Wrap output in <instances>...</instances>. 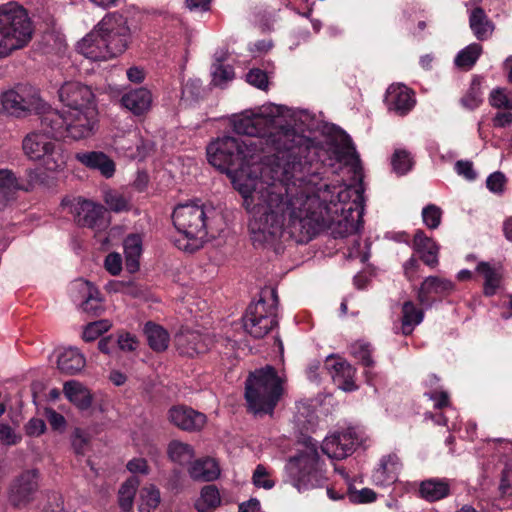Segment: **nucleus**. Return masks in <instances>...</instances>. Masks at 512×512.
Instances as JSON below:
<instances>
[{"instance_id": "obj_1", "label": "nucleus", "mask_w": 512, "mask_h": 512, "mask_svg": "<svg viewBox=\"0 0 512 512\" xmlns=\"http://www.w3.org/2000/svg\"><path fill=\"white\" fill-rule=\"evenodd\" d=\"M322 167L306 160L301 163L300 172L290 169L287 175H278L270 159L271 182L244 176L245 171L234 173L233 186L251 214L249 230L255 246L273 244L285 235L296 243L310 241L324 227L330 205L345 203L352 193L355 198L347 210L357 211L351 232L359 233L363 226V193L330 186L321 177Z\"/></svg>"}, {"instance_id": "obj_2", "label": "nucleus", "mask_w": 512, "mask_h": 512, "mask_svg": "<svg viewBox=\"0 0 512 512\" xmlns=\"http://www.w3.org/2000/svg\"><path fill=\"white\" fill-rule=\"evenodd\" d=\"M288 116L291 113L286 106L268 103L235 116L232 126L239 135L265 139L273 151L270 159L278 175H287L290 169L300 172L301 163L306 160L328 167L350 165L356 174L361 171L359 156L347 137L309 138L286 123Z\"/></svg>"}, {"instance_id": "obj_3", "label": "nucleus", "mask_w": 512, "mask_h": 512, "mask_svg": "<svg viewBox=\"0 0 512 512\" xmlns=\"http://www.w3.org/2000/svg\"><path fill=\"white\" fill-rule=\"evenodd\" d=\"M262 142L244 140L239 136L224 135L216 138L206 148L207 158L215 168L226 172H244L262 159Z\"/></svg>"}, {"instance_id": "obj_4", "label": "nucleus", "mask_w": 512, "mask_h": 512, "mask_svg": "<svg viewBox=\"0 0 512 512\" xmlns=\"http://www.w3.org/2000/svg\"><path fill=\"white\" fill-rule=\"evenodd\" d=\"M285 381V377L270 365L250 373L245 387L249 408L255 414L272 413L284 393Z\"/></svg>"}, {"instance_id": "obj_5", "label": "nucleus", "mask_w": 512, "mask_h": 512, "mask_svg": "<svg viewBox=\"0 0 512 512\" xmlns=\"http://www.w3.org/2000/svg\"><path fill=\"white\" fill-rule=\"evenodd\" d=\"M41 124L55 137L81 140L94 135L97 110L96 107L63 111L49 109L43 114Z\"/></svg>"}, {"instance_id": "obj_6", "label": "nucleus", "mask_w": 512, "mask_h": 512, "mask_svg": "<svg viewBox=\"0 0 512 512\" xmlns=\"http://www.w3.org/2000/svg\"><path fill=\"white\" fill-rule=\"evenodd\" d=\"M207 212L199 203L178 205L172 215L173 224L182 238L176 240L179 249L194 252L203 246L207 237Z\"/></svg>"}, {"instance_id": "obj_7", "label": "nucleus", "mask_w": 512, "mask_h": 512, "mask_svg": "<svg viewBox=\"0 0 512 512\" xmlns=\"http://www.w3.org/2000/svg\"><path fill=\"white\" fill-rule=\"evenodd\" d=\"M33 27L24 9L14 4L0 6V59L28 45Z\"/></svg>"}, {"instance_id": "obj_8", "label": "nucleus", "mask_w": 512, "mask_h": 512, "mask_svg": "<svg viewBox=\"0 0 512 512\" xmlns=\"http://www.w3.org/2000/svg\"><path fill=\"white\" fill-rule=\"evenodd\" d=\"M49 129L41 125V130L27 134L22 141V149L29 160L39 162L49 172H59L65 169L68 154L63 146L54 139Z\"/></svg>"}, {"instance_id": "obj_9", "label": "nucleus", "mask_w": 512, "mask_h": 512, "mask_svg": "<svg viewBox=\"0 0 512 512\" xmlns=\"http://www.w3.org/2000/svg\"><path fill=\"white\" fill-rule=\"evenodd\" d=\"M242 322L245 332L256 339L265 337L277 327L278 295L276 289H263L259 299L247 307Z\"/></svg>"}, {"instance_id": "obj_10", "label": "nucleus", "mask_w": 512, "mask_h": 512, "mask_svg": "<svg viewBox=\"0 0 512 512\" xmlns=\"http://www.w3.org/2000/svg\"><path fill=\"white\" fill-rule=\"evenodd\" d=\"M286 479L299 492L321 487L326 481L319 454L314 447H306L285 465Z\"/></svg>"}, {"instance_id": "obj_11", "label": "nucleus", "mask_w": 512, "mask_h": 512, "mask_svg": "<svg viewBox=\"0 0 512 512\" xmlns=\"http://www.w3.org/2000/svg\"><path fill=\"white\" fill-rule=\"evenodd\" d=\"M41 99L34 88L20 85L0 95V108L10 115L21 117L41 107Z\"/></svg>"}, {"instance_id": "obj_12", "label": "nucleus", "mask_w": 512, "mask_h": 512, "mask_svg": "<svg viewBox=\"0 0 512 512\" xmlns=\"http://www.w3.org/2000/svg\"><path fill=\"white\" fill-rule=\"evenodd\" d=\"M62 205L73 214L75 222L81 227L90 228L96 232L107 228L108 221L105 219V208L89 200L76 198L63 200Z\"/></svg>"}, {"instance_id": "obj_13", "label": "nucleus", "mask_w": 512, "mask_h": 512, "mask_svg": "<svg viewBox=\"0 0 512 512\" xmlns=\"http://www.w3.org/2000/svg\"><path fill=\"white\" fill-rule=\"evenodd\" d=\"M121 40L108 45L105 42L99 24L77 44V51L93 61H104L121 54Z\"/></svg>"}, {"instance_id": "obj_14", "label": "nucleus", "mask_w": 512, "mask_h": 512, "mask_svg": "<svg viewBox=\"0 0 512 512\" xmlns=\"http://www.w3.org/2000/svg\"><path fill=\"white\" fill-rule=\"evenodd\" d=\"M359 443L357 432L348 428L327 436L322 443V451L329 458L340 460L352 454Z\"/></svg>"}, {"instance_id": "obj_15", "label": "nucleus", "mask_w": 512, "mask_h": 512, "mask_svg": "<svg viewBox=\"0 0 512 512\" xmlns=\"http://www.w3.org/2000/svg\"><path fill=\"white\" fill-rule=\"evenodd\" d=\"M38 471L26 470L14 479L9 490V500L15 507L26 506L33 500L39 487Z\"/></svg>"}, {"instance_id": "obj_16", "label": "nucleus", "mask_w": 512, "mask_h": 512, "mask_svg": "<svg viewBox=\"0 0 512 512\" xmlns=\"http://www.w3.org/2000/svg\"><path fill=\"white\" fill-rule=\"evenodd\" d=\"M59 99L67 110L96 107L91 88L77 81H67L58 90Z\"/></svg>"}, {"instance_id": "obj_17", "label": "nucleus", "mask_w": 512, "mask_h": 512, "mask_svg": "<svg viewBox=\"0 0 512 512\" xmlns=\"http://www.w3.org/2000/svg\"><path fill=\"white\" fill-rule=\"evenodd\" d=\"M99 29L102 31L105 42L108 45L121 40L123 42L121 53L125 51L130 40V29L122 15L117 13L106 15L99 22Z\"/></svg>"}, {"instance_id": "obj_18", "label": "nucleus", "mask_w": 512, "mask_h": 512, "mask_svg": "<svg viewBox=\"0 0 512 512\" xmlns=\"http://www.w3.org/2000/svg\"><path fill=\"white\" fill-rule=\"evenodd\" d=\"M169 421L181 430L200 431L206 424V415L184 405L173 406L168 411Z\"/></svg>"}, {"instance_id": "obj_19", "label": "nucleus", "mask_w": 512, "mask_h": 512, "mask_svg": "<svg viewBox=\"0 0 512 512\" xmlns=\"http://www.w3.org/2000/svg\"><path fill=\"white\" fill-rule=\"evenodd\" d=\"M385 103L388 110L404 116L413 109L416 100L408 87L403 84H392L386 91Z\"/></svg>"}, {"instance_id": "obj_20", "label": "nucleus", "mask_w": 512, "mask_h": 512, "mask_svg": "<svg viewBox=\"0 0 512 512\" xmlns=\"http://www.w3.org/2000/svg\"><path fill=\"white\" fill-rule=\"evenodd\" d=\"M452 281L438 276H428L421 283L417 291V299L421 305L430 307L432 305L431 295L444 296L454 290Z\"/></svg>"}, {"instance_id": "obj_21", "label": "nucleus", "mask_w": 512, "mask_h": 512, "mask_svg": "<svg viewBox=\"0 0 512 512\" xmlns=\"http://www.w3.org/2000/svg\"><path fill=\"white\" fill-rule=\"evenodd\" d=\"M402 464L396 454H388L380 460L379 466L373 471L372 481L377 486H389L396 482Z\"/></svg>"}, {"instance_id": "obj_22", "label": "nucleus", "mask_w": 512, "mask_h": 512, "mask_svg": "<svg viewBox=\"0 0 512 512\" xmlns=\"http://www.w3.org/2000/svg\"><path fill=\"white\" fill-rule=\"evenodd\" d=\"M75 159L91 170H97L102 176L110 178L115 173V163L113 160L101 151L77 152Z\"/></svg>"}, {"instance_id": "obj_23", "label": "nucleus", "mask_w": 512, "mask_h": 512, "mask_svg": "<svg viewBox=\"0 0 512 512\" xmlns=\"http://www.w3.org/2000/svg\"><path fill=\"white\" fill-rule=\"evenodd\" d=\"M452 485L453 480L448 478H428L420 482L418 494L428 502L440 501L451 494Z\"/></svg>"}, {"instance_id": "obj_24", "label": "nucleus", "mask_w": 512, "mask_h": 512, "mask_svg": "<svg viewBox=\"0 0 512 512\" xmlns=\"http://www.w3.org/2000/svg\"><path fill=\"white\" fill-rule=\"evenodd\" d=\"M475 272L483 279V294L494 296L501 287L502 269L490 262L481 261L477 264Z\"/></svg>"}, {"instance_id": "obj_25", "label": "nucleus", "mask_w": 512, "mask_h": 512, "mask_svg": "<svg viewBox=\"0 0 512 512\" xmlns=\"http://www.w3.org/2000/svg\"><path fill=\"white\" fill-rule=\"evenodd\" d=\"M121 104L134 115H142L152 105V94L145 87L130 90L121 97Z\"/></svg>"}, {"instance_id": "obj_26", "label": "nucleus", "mask_w": 512, "mask_h": 512, "mask_svg": "<svg viewBox=\"0 0 512 512\" xmlns=\"http://www.w3.org/2000/svg\"><path fill=\"white\" fill-rule=\"evenodd\" d=\"M331 363L330 357L327 358L328 369L331 370V376L337 386L343 391L350 392L357 389L354 382V368L345 361H336Z\"/></svg>"}, {"instance_id": "obj_27", "label": "nucleus", "mask_w": 512, "mask_h": 512, "mask_svg": "<svg viewBox=\"0 0 512 512\" xmlns=\"http://www.w3.org/2000/svg\"><path fill=\"white\" fill-rule=\"evenodd\" d=\"M469 27L473 35L480 41L489 39L495 29L494 23L488 18L481 7H475L470 10Z\"/></svg>"}, {"instance_id": "obj_28", "label": "nucleus", "mask_w": 512, "mask_h": 512, "mask_svg": "<svg viewBox=\"0 0 512 512\" xmlns=\"http://www.w3.org/2000/svg\"><path fill=\"white\" fill-rule=\"evenodd\" d=\"M413 245L416 251L421 254V259L426 265L431 267L438 265L439 246L422 230L416 231L413 238Z\"/></svg>"}, {"instance_id": "obj_29", "label": "nucleus", "mask_w": 512, "mask_h": 512, "mask_svg": "<svg viewBox=\"0 0 512 512\" xmlns=\"http://www.w3.org/2000/svg\"><path fill=\"white\" fill-rule=\"evenodd\" d=\"M86 365L84 355L77 349L69 347L64 349L58 356L57 367L67 375H74L80 372Z\"/></svg>"}, {"instance_id": "obj_30", "label": "nucleus", "mask_w": 512, "mask_h": 512, "mask_svg": "<svg viewBox=\"0 0 512 512\" xmlns=\"http://www.w3.org/2000/svg\"><path fill=\"white\" fill-rule=\"evenodd\" d=\"M63 393L80 410H87L92 404V395L87 387L76 380L64 383Z\"/></svg>"}, {"instance_id": "obj_31", "label": "nucleus", "mask_w": 512, "mask_h": 512, "mask_svg": "<svg viewBox=\"0 0 512 512\" xmlns=\"http://www.w3.org/2000/svg\"><path fill=\"white\" fill-rule=\"evenodd\" d=\"M175 342L180 353L190 357L203 353L207 349L202 335L196 331H185L177 334Z\"/></svg>"}, {"instance_id": "obj_32", "label": "nucleus", "mask_w": 512, "mask_h": 512, "mask_svg": "<svg viewBox=\"0 0 512 512\" xmlns=\"http://www.w3.org/2000/svg\"><path fill=\"white\" fill-rule=\"evenodd\" d=\"M125 265L129 273L139 270V258L142 253V239L138 234H131L124 240Z\"/></svg>"}, {"instance_id": "obj_33", "label": "nucleus", "mask_w": 512, "mask_h": 512, "mask_svg": "<svg viewBox=\"0 0 512 512\" xmlns=\"http://www.w3.org/2000/svg\"><path fill=\"white\" fill-rule=\"evenodd\" d=\"M191 478L198 481H213L220 475L218 463L212 458L195 461L189 469Z\"/></svg>"}, {"instance_id": "obj_34", "label": "nucleus", "mask_w": 512, "mask_h": 512, "mask_svg": "<svg viewBox=\"0 0 512 512\" xmlns=\"http://www.w3.org/2000/svg\"><path fill=\"white\" fill-rule=\"evenodd\" d=\"M424 318L423 310L416 307L412 301H406L402 305L401 330L404 335H410L414 328Z\"/></svg>"}, {"instance_id": "obj_35", "label": "nucleus", "mask_w": 512, "mask_h": 512, "mask_svg": "<svg viewBox=\"0 0 512 512\" xmlns=\"http://www.w3.org/2000/svg\"><path fill=\"white\" fill-rule=\"evenodd\" d=\"M29 191V186L23 182L10 169H0V198L10 199L16 191Z\"/></svg>"}, {"instance_id": "obj_36", "label": "nucleus", "mask_w": 512, "mask_h": 512, "mask_svg": "<svg viewBox=\"0 0 512 512\" xmlns=\"http://www.w3.org/2000/svg\"><path fill=\"white\" fill-rule=\"evenodd\" d=\"M145 334L149 346L157 352H161L167 349L169 344V334L161 326L148 322L145 325Z\"/></svg>"}, {"instance_id": "obj_37", "label": "nucleus", "mask_w": 512, "mask_h": 512, "mask_svg": "<svg viewBox=\"0 0 512 512\" xmlns=\"http://www.w3.org/2000/svg\"><path fill=\"white\" fill-rule=\"evenodd\" d=\"M169 458L180 465L191 462L194 457V449L188 444L179 440H172L167 448Z\"/></svg>"}, {"instance_id": "obj_38", "label": "nucleus", "mask_w": 512, "mask_h": 512, "mask_svg": "<svg viewBox=\"0 0 512 512\" xmlns=\"http://www.w3.org/2000/svg\"><path fill=\"white\" fill-rule=\"evenodd\" d=\"M221 502L218 489L214 485L204 486L200 497L195 502V508L198 512H207L216 508Z\"/></svg>"}, {"instance_id": "obj_39", "label": "nucleus", "mask_w": 512, "mask_h": 512, "mask_svg": "<svg viewBox=\"0 0 512 512\" xmlns=\"http://www.w3.org/2000/svg\"><path fill=\"white\" fill-rule=\"evenodd\" d=\"M139 486L137 477L127 479L119 489L118 501L120 508L127 512L133 507L134 497Z\"/></svg>"}, {"instance_id": "obj_40", "label": "nucleus", "mask_w": 512, "mask_h": 512, "mask_svg": "<svg viewBox=\"0 0 512 512\" xmlns=\"http://www.w3.org/2000/svg\"><path fill=\"white\" fill-rule=\"evenodd\" d=\"M97 288L90 281L78 278L71 282L69 286V295L71 300L77 307L83 303L87 297H91V293H95Z\"/></svg>"}, {"instance_id": "obj_41", "label": "nucleus", "mask_w": 512, "mask_h": 512, "mask_svg": "<svg viewBox=\"0 0 512 512\" xmlns=\"http://www.w3.org/2000/svg\"><path fill=\"white\" fill-rule=\"evenodd\" d=\"M482 53V46L478 43H472L462 49L455 57V65L459 68L471 69Z\"/></svg>"}, {"instance_id": "obj_42", "label": "nucleus", "mask_w": 512, "mask_h": 512, "mask_svg": "<svg viewBox=\"0 0 512 512\" xmlns=\"http://www.w3.org/2000/svg\"><path fill=\"white\" fill-rule=\"evenodd\" d=\"M159 503L160 492L155 486L150 485L141 489L139 512H151Z\"/></svg>"}, {"instance_id": "obj_43", "label": "nucleus", "mask_w": 512, "mask_h": 512, "mask_svg": "<svg viewBox=\"0 0 512 512\" xmlns=\"http://www.w3.org/2000/svg\"><path fill=\"white\" fill-rule=\"evenodd\" d=\"M78 308L89 316H99L104 311L103 299L98 289L95 293H91V297H87Z\"/></svg>"}, {"instance_id": "obj_44", "label": "nucleus", "mask_w": 512, "mask_h": 512, "mask_svg": "<svg viewBox=\"0 0 512 512\" xmlns=\"http://www.w3.org/2000/svg\"><path fill=\"white\" fill-rule=\"evenodd\" d=\"M391 163L394 172L404 175L412 169L413 159L408 151L398 149L394 152Z\"/></svg>"}, {"instance_id": "obj_45", "label": "nucleus", "mask_w": 512, "mask_h": 512, "mask_svg": "<svg viewBox=\"0 0 512 512\" xmlns=\"http://www.w3.org/2000/svg\"><path fill=\"white\" fill-rule=\"evenodd\" d=\"M104 202L111 211L123 212L129 209L128 199L121 193L108 190L104 193Z\"/></svg>"}, {"instance_id": "obj_46", "label": "nucleus", "mask_w": 512, "mask_h": 512, "mask_svg": "<svg viewBox=\"0 0 512 512\" xmlns=\"http://www.w3.org/2000/svg\"><path fill=\"white\" fill-rule=\"evenodd\" d=\"M252 483L257 488L270 490L275 486L271 472L262 464H258L253 471Z\"/></svg>"}, {"instance_id": "obj_47", "label": "nucleus", "mask_w": 512, "mask_h": 512, "mask_svg": "<svg viewBox=\"0 0 512 512\" xmlns=\"http://www.w3.org/2000/svg\"><path fill=\"white\" fill-rule=\"evenodd\" d=\"M212 83L215 86H224L234 78V70L230 65L215 63L212 66Z\"/></svg>"}, {"instance_id": "obj_48", "label": "nucleus", "mask_w": 512, "mask_h": 512, "mask_svg": "<svg viewBox=\"0 0 512 512\" xmlns=\"http://www.w3.org/2000/svg\"><path fill=\"white\" fill-rule=\"evenodd\" d=\"M203 93L202 82L199 79H188L182 87V100L194 102L201 98Z\"/></svg>"}, {"instance_id": "obj_49", "label": "nucleus", "mask_w": 512, "mask_h": 512, "mask_svg": "<svg viewBox=\"0 0 512 512\" xmlns=\"http://www.w3.org/2000/svg\"><path fill=\"white\" fill-rule=\"evenodd\" d=\"M482 100L480 84L474 81L467 93L461 98V104L466 109L474 110L480 106Z\"/></svg>"}, {"instance_id": "obj_50", "label": "nucleus", "mask_w": 512, "mask_h": 512, "mask_svg": "<svg viewBox=\"0 0 512 512\" xmlns=\"http://www.w3.org/2000/svg\"><path fill=\"white\" fill-rule=\"evenodd\" d=\"M442 209L434 204L425 206L422 210L423 223L429 229H436L440 226L442 220Z\"/></svg>"}, {"instance_id": "obj_51", "label": "nucleus", "mask_w": 512, "mask_h": 512, "mask_svg": "<svg viewBox=\"0 0 512 512\" xmlns=\"http://www.w3.org/2000/svg\"><path fill=\"white\" fill-rule=\"evenodd\" d=\"M351 353L357 358L365 367H371L374 361L371 357V346L368 343L356 342L351 346Z\"/></svg>"}, {"instance_id": "obj_52", "label": "nucleus", "mask_w": 512, "mask_h": 512, "mask_svg": "<svg viewBox=\"0 0 512 512\" xmlns=\"http://www.w3.org/2000/svg\"><path fill=\"white\" fill-rule=\"evenodd\" d=\"M110 328V323L107 320L95 321L88 324L83 331V339L87 342L94 341L102 333Z\"/></svg>"}, {"instance_id": "obj_53", "label": "nucleus", "mask_w": 512, "mask_h": 512, "mask_svg": "<svg viewBox=\"0 0 512 512\" xmlns=\"http://www.w3.org/2000/svg\"><path fill=\"white\" fill-rule=\"evenodd\" d=\"M489 103L494 108L512 110V98L501 89H494L490 93Z\"/></svg>"}, {"instance_id": "obj_54", "label": "nucleus", "mask_w": 512, "mask_h": 512, "mask_svg": "<svg viewBox=\"0 0 512 512\" xmlns=\"http://www.w3.org/2000/svg\"><path fill=\"white\" fill-rule=\"evenodd\" d=\"M130 136L133 139L136 140L135 147H132L130 145H126L123 142H120L119 143V149L125 151L127 156H129L130 158H144L146 156V153H147L146 152V147L143 144L140 145L141 141L139 139L138 133L133 132L132 134H130Z\"/></svg>"}, {"instance_id": "obj_55", "label": "nucleus", "mask_w": 512, "mask_h": 512, "mask_svg": "<svg viewBox=\"0 0 512 512\" xmlns=\"http://www.w3.org/2000/svg\"><path fill=\"white\" fill-rule=\"evenodd\" d=\"M246 80L249 84L261 90H266L269 85L267 74L258 68L251 69L246 75Z\"/></svg>"}, {"instance_id": "obj_56", "label": "nucleus", "mask_w": 512, "mask_h": 512, "mask_svg": "<svg viewBox=\"0 0 512 512\" xmlns=\"http://www.w3.org/2000/svg\"><path fill=\"white\" fill-rule=\"evenodd\" d=\"M506 177L502 172H494L486 180L487 188L495 194H501L504 191Z\"/></svg>"}, {"instance_id": "obj_57", "label": "nucleus", "mask_w": 512, "mask_h": 512, "mask_svg": "<svg viewBox=\"0 0 512 512\" xmlns=\"http://www.w3.org/2000/svg\"><path fill=\"white\" fill-rule=\"evenodd\" d=\"M104 267L111 275H118L122 271V257L117 252L109 253L104 260Z\"/></svg>"}, {"instance_id": "obj_58", "label": "nucleus", "mask_w": 512, "mask_h": 512, "mask_svg": "<svg viewBox=\"0 0 512 512\" xmlns=\"http://www.w3.org/2000/svg\"><path fill=\"white\" fill-rule=\"evenodd\" d=\"M454 168L458 175L464 177L467 180H474L477 176L471 161L459 160L455 163Z\"/></svg>"}, {"instance_id": "obj_59", "label": "nucleus", "mask_w": 512, "mask_h": 512, "mask_svg": "<svg viewBox=\"0 0 512 512\" xmlns=\"http://www.w3.org/2000/svg\"><path fill=\"white\" fill-rule=\"evenodd\" d=\"M424 395L434 402V407L437 409L449 406V396L445 391H437L434 389L425 392Z\"/></svg>"}, {"instance_id": "obj_60", "label": "nucleus", "mask_w": 512, "mask_h": 512, "mask_svg": "<svg viewBox=\"0 0 512 512\" xmlns=\"http://www.w3.org/2000/svg\"><path fill=\"white\" fill-rule=\"evenodd\" d=\"M46 425L40 418H32L27 423L25 430L29 436L38 437L45 432Z\"/></svg>"}, {"instance_id": "obj_61", "label": "nucleus", "mask_w": 512, "mask_h": 512, "mask_svg": "<svg viewBox=\"0 0 512 512\" xmlns=\"http://www.w3.org/2000/svg\"><path fill=\"white\" fill-rule=\"evenodd\" d=\"M20 440V437L17 436L14 430L5 424L0 425V442L4 445H14Z\"/></svg>"}, {"instance_id": "obj_62", "label": "nucleus", "mask_w": 512, "mask_h": 512, "mask_svg": "<svg viewBox=\"0 0 512 512\" xmlns=\"http://www.w3.org/2000/svg\"><path fill=\"white\" fill-rule=\"evenodd\" d=\"M46 416L49 424L55 430H62L65 428L66 420L63 415L53 409L46 410Z\"/></svg>"}, {"instance_id": "obj_63", "label": "nucleus", "mask_w": 512, "mask_h": 512, "mask_svg": "<svg viewBox=\"0 0 512 512\" xmlns=\"http://www.w3.org/2000/svg\"><path fill=\"white\" fill-rule=\"evenodd\" d=\"M360 239L359 237H356L353 242L352 246L349 248L348 257L351 259L359 258L362 263L366 262L369 259V253L368 252H361L360 251Z\"/></svg>"}, {"instance_id": "obj_64", "label": "nucleus", "mask_w": 512, "mask_h": 512, "mask_svg": "<svg viewBox=\"0 0 512 512\" xmlns=\"http://www.w3.org/2000/svg\"><path fill=\"white\" fill-rule=\"evenodd\" d=\"M127 469L131 473H140L147 474L148 473V465L147 461L143 458H134L127 463Z\"/></svg>"}]
</instances>
